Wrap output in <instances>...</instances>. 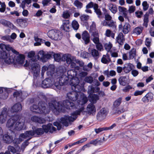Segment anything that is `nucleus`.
I'll return each mask as SVG.
<instances>
[{"label": "nucleus", "mask_w": 154, "mask_h": 154, "mask_svg": "<svg viewBox=\"0 0 154 154\" xmlns=\"http://www.w3.org/2000/svg\"><path fill=\"white\" fill-rule=\"evenodd\" d=\"M42 101H40L38 105L34 104L31 106L30 109L31 111L39 113L46 114L49 113L51 110L56 115H57L60 111L63 112L64 108L71 109L74 108V104L68 100L63 101L62 104L55 101H52L48 103V107Z\"/></svg>", "instance_id": "obj_1"}, {"label": "nucleus", "mask_w": 154, "mask_h": 154, "mask_svg": "<svg viewBox=\"0 0 154 154\" xmlns=\"http://www.w3.org/2000/svg\"><path fill=\"white\" fill-rule=\"evenodd\" d=\"M80 96H79L76 100L77 103V108L78 110L72 113L70 116H65L60 119V122L64 126L67 127L70 122L74 121L77 118V116L79 115L81 112L85 109V104L88 101V99L85 95L83 93H79Z\"/></svg>", "instance_id": "obj_2"}, {"label": "nucleus", "mask_w": 154, "mask_h": 154, "mask_svg": "<svg viewBox=\"0 0 154 154\" xmlns=\"http://www.w3.org/2000/svg\"><path fill=\"white\" fill-rule=\"evenodd\" d=\"M35 55V52L34 51H32L29 52L28 56L29 57L31 58L32 59L29 61V62L26 61L25 64L24 65L25 67L29 66L31 68V72L33 74L34 77L38 76L40 70V65L35 61L37 60V59H37L38 58L35 57V56H34Z\"/></svg>", "instance_id": "obj_3"}, {"label": "nucleus", "mask_w": 154, "mask_h": 154, "mask_svg": "<svg viewBox=\"0 0 154 154\" xmlns=\"http://www.w3.org/2000/svg\"><path fill=\"white\" fill-rule=\"evenodd\" d=\"M15 57L14 54L11 55L5 51L0 52V61L4 60L8 64H11L13 63L14 64Z\"/></svg>", "instance_id": "obj_4"}, {"label": "nucleus", "mask_w": 154, "mask_h": 154, "mask_svg": "<svg viewBox=\"0 0 154 154\" xmlns=\"http://www.w3.org/2000/svg\"><path fill=\"white\" fill-rule=\"evenodd\" d=\"M69 84L72 86V89L73 90L77 91H80L82 87L79 85V78L76 77H74L70 79Z\"/></svg>", "instance_id": "obj_5"}, {"label": "nucleus", "mask_w": 154, "mask_h": 154, "mask_svg": "<svg viewBox=\"0 0 154 154\" xmlns=\"http://www.w3.org/2000/svg\"><path fill=\"white\" fill-rule=\"evenodd\" d=\"M48 36L52 40H60L62 36V33L59 30H51L47 33Z\"/></svg>", "instance_id": "obj_6"}, {"label": "nucleus", "mask_w": 154, "mask_h": 154, "mask_svg": "<svg viewBox=\"0 0 154 154\" xmlns=\"http://www.w3.org/2000/svg\"><path fill=\"white\" fill-rule=\"evenodd\" d=\"M91 40L96 45V48L99 51L103 50V47L102 44L100 42L99 35L97 33L93 34L92 35Z\"/></svg>", "instance_id": "obj_7"}, {"label": "nucleus", "mask_w": 154, "mask_h": 154, "mask_svg": "<svg viewBox=\"0 0 154 154\" xmlns=\"http://www.w3.org/2000/svg\"><path fill=\"white\" fill-rule=\"evenodd\" d=\"M96 112L95 106L92 103H90L87 106L86 109H85L81 112L83 114L86 113L88 115H93Z\"/></svg>", "instance_id": "obj_8"}, {"label": "nucleus", "mask_w": 154, "mask_h": 154, "mask_svg": "<svg viewBox=\"0 0 154 154\" xmlns=\"http://www.w3.org/2000/svg\"><path fill=\"white\" fill-rule=\"evenodd\" d=\"M19 117L16 115L9 119L7 123L6 126L10 129L13 130L16 122L18 120Z\"/></svg>", "instance_id": "obj_9"}, {"label": "nucleus", "mask_w": 154, "mask_h": 154, "mask_svg": "<svg viewBox=\"0 0 154 154\" xmlns=\"http://www.w3.org/2000/svg\"><path fill=\"white\" fill-rule=\"evenodd\" d=\"M69 79L68 77L66 75H62L59 79L58 84L57 83H55L54 84V85L57 88L60 89L61 88L60 86L67 84L68 83V80Z\"/></svg>", "instance_id": "obj_10"}, {"label": "nucleus", "mask_w": 154, "mask_h": 154, "mask_svg": "<svg viewBox=\"0 0 154 154\" xmlns=\"http://www.w3.org/2000/svg\"><path fill=\"white\" fill-rule=\"evenodd\" d=\"M8 112L6 108H3L0 112V124H3L6 121L8 116Z\"/></svg>", "instance_id": "obj_11"}, {"label": "nucleus", "mask_w": 154, "mask_h": 154, "mask_svg": "<svg viewBox=\"0 0 154 154\" xmlns=\"http://www.w3.org/2000/svg\"><path fill=\"white\" fill-rule=\"evenodd\" d=\"M35 57H37L38 60L40 59L43 62H45L51 57V55L49 54H45L44 51H39L38 55Z\"/></svg>", "instance_id": "obj_12"}, {"label": "nucleus", "mask_w": 154, "mask_h": 154, "mask_svg": "<svg viewBox=\"0 0 154 154\" xmlns=\"http://www.w3.org/2000/svg\"><path fill=\"white\" fill-rule=\"evenodd\" d=\"M34 136H35V133L34 131H29L20 134V137L24 139L28 138V140H29Z\"/></svg>", "instance_id": "obj_13"}, {"label": "nucleus", "mask_w": 154, "mask_h": 154, "mask_svg": "<svg viewBox=\"0 0 154 154\" xmlns=\"http://www.w3.org/2000/svg\"><path fill=\"white\" fill-rule=\"evenodd\" d=\"M54 82L49 78L46 79L42 82L41 86L44 88H52Z\"/></svg>", "instance_id": "obj_14"}, {"label": "nucleus", "mask_w": 154, "mask_h": 154, "mask_svg": "<svg viewBox=\"0 0 154 154\" xmlns=\"http://www.w3.org/2000/svg\"><path fill=\"white\" fill-rule=\"evenodd\" d=\"M79 92L73 90V91L67 93V97L70 100L73 101H75L79 96L78 93Z\"/></svg>", "instance_id": "obj_15"}, {"label": "nucleus", "mask_w": 154, "mask_h": 154, "mask_svg": "<svg viewBox=\"0 0 154 154\" xmlns=\"http://www.w3.org/2000/svg\"><path fill=\"white\" fill-rule=\"evenodd\" d=\"M82 41L85 45L88 44L90 42V35L86 31H84L82 34Z\"/></svg>", "instance_id": "obj_16"}, {"label": "nucleus", "mask_w": 154, "mask_h": 154, "mask_svg": "<svg viewBox=\"0 0 154 154\" xmlns=\"http://www.w3.org/2000/svg\"><path fill=\"white\" fill-rule=\"evenodd\" d=\"M25 128L24 121L20 119H19L15 124L13 130L20 131L22 129H24Z\"/></svg>", "instance_id": "obj_17"}, {"label": "nucleus", "mask_w": 154, "mask_h": 154, "mask_svg": "<svg viewBox=\"0 0 154 154\" xmlns=\"http://www.w3.org/2000/svg\"><path fill=\"white\" fill-rule=\"evenodd\" d=\"M14 64L16 65L23 64L24 62L25 57L23 54H19L15 55L14 57Z\"/></svg>", "instance_id": "obj_18"}, {"label": "nucleus", "mask_w": 154, "mask_h": 154, "mask_svg": "<svg viewBox=\"0 0 154 154\" xmlns=\"http://www.w3.org/2000/svg\"><path fill=\"white\" fill-rule=\"evenodd\" d=\"M75 59V57H72L71 55L69 54H65L62 57V60L64 61H66L67 63L69 64L72 61V60H74Z\"/></svg>", "instance_id": "obj_19"}, {"label": "nucleus", "mask_w": 154, "mask_h": 154, "mask_svg": "<svg viewBox=\"0 0 154 154\" xmlns=\"http://www.w3.org/2000/svg\"><path fill=\"white\" fill-rule=\"evenodd\" d=\"M42 128L44 131V132L46 133L50 131L52 132L53 131H55L56 128L53 126L52 125L51 123H49L47 125H43L42 126Z\"/></svg>", "instance_id": "obj_20"}, {"label": "nucleus", "mask_w": 154, "mask_h": 154, "mask_svg": "<svg viewBox=\"0 0 154 154\" xmlns=\"http://www.w3.org/2000/svg\"><path fill=\"white\" fill-rule=\"evenodd\" d=\"M88 99L91 103L94 104L96 103L97 101L99 99V96L96 94L89 95Z\"/></svg>", "instance_id": "obj_21"}, {"label": "nucleus", "mask_w": 154, "mask_h": 154, "mask_svg": "<svg viewBox=\"0 0 154 154\" xmlns=\"http://www.w3.org/2000/svg\"><path fill=\"white\" fill-rule=\"evenodd\" d=\"M120 85L125 86L128 84L129 81L128 79L125 76H121L118 79Z\"/></svg>", "instance_id": "obj_22"}, {"label": "nucleus", "mask_w": 154, "mask_h": 154, "mask_svg": "<svg viewBox=\"0 0 154 154\" xmlns=\"http://www.w3.org/2000/svg\"><path fill=\"white\" fill-rule=\"evenodd\" d=\"M31 120L34 122L40 124L44 123L45 122V120L44 119L35 116H32L31 118Z\"/></svg>", "instance_id": "obj_23"}, {"label": "nucleus", "mask_w": 154, "mask_h": 154, "mask_svg": "<svg viewBox=\"0 0 154 154\" xmlns=\"http://www.w3.org/2000/svg\"><path fill=\"white\" fill-rule=\"evenodd\" d=\"M116 40L118 43L121 45L124 43L125 41L124 36L122 32L119 33L116 38Z\"/></svg>", "instance_id": "obj_24"}, {"label": "nucleus", "mask_w": 154, "mask_h": 154, "mask_svg": "<svg viewBox=\"0 0 154 154\" xmlns=\"http://www.w3.org/2000/svg\"><path fill=\"white\" fill-rule=\"evenodd\" d=\"M22 109L21 104L18 103L14 104L11 107V111L12 112H16L21 111Z\"/></svg>", "instance_id": "obj_25"}, {"label": "nucleus", "mask_w": 154, "mask_h": 154, "mask_svg": "<svg viewBox=\"0 0 154 154\" xmlns=\"http://www.w3.org/2000/svg\"><path fill=\"white\" fill-rule=\"evenodd\" d=\"M63 29L66 32H69V22L68 20H65L63 21V24L61 26Z\"/></svg>", "instance_id": "obj_26"}, {"label": "nucleus", "mask_w": 154, "mask_h": 154, "mask_svg": "<svg viewBox=\"0 0 154 154\" xmlns=\"http://www.w3.org/2000/svg\"><path fill=\"white\" fill-rule=\"evenodd\" d=\"M90 30V32L91 33V38H92V35L93 34L97 33L99 35L98 31L96 28V24L94 22H92L91 25Z\"/></svg>", "instance_id": "obj_27"}, {"label": "nucleus", "mask_w": 154, "mask_h": 154, "mask_svg": "<svg viewBox=\"0 0 154 154\" xmlns=\"http://www.w3.org/2000/svg\"><path fill=\"white\" fill-rule=\"evenodd\" d=\"M106 115V111L104 108H102L98 113L97 117L98 119H102L104 118Z\"/></svg>", "instance_id": "obj_28"}, {"label": "nucleus", "mask_w": 154, "mask_h": 154, "mask_svg": "<svg viewBox=\"0 0 154 154\" xmlns=\"http://www.w3.org/2000/svg\"><path fill=\"white\" fill-rule=\"evenodd\" d=\"M4 143H10L13 141V137L8 134H5L2 137Z\"/></svg>", "instance_id": "obj_29"}, {"label": "nucleus", "mask_w": 154, "mask_h": 154, "mask_svg": "<svg viewBox=\"0 0 154 154\" xmlns=\"http://www.w3.org/2000/svg\"><path fill=\"white\" fill-rule=\"evenodd\" d=\"M134 66L132 64L130 63L126 64L124 67V72L126 73H128L132 70Z\"/></svg>", "instance_id": "obj_30"}, {"label": "nucleus", "mask_w": 154, "mask_h": 154, "mask_svg": "<svg viewBox=\"0 0 154 154\" xmlns=\"http://www.w3.org/2000/svg\"><path fill=\"white\" fill-rule=\"evenodd\" d=\"M109 9L114 14H115L117 11V8L116 5L112 3H109L107 5Z\"/></svg>", "instance_id": "obj_31"}, {"label": "nucleus", "mask_w": 154, "mask_h": 154, "mask_svg": "<svg viewBox=\"0 0 154 154\" xmlns=\"http://www.w3.org/2000/svg\"><path fill=\"white\" fill-rule=\"evenodd\" d=\"M77 72L75 71L74 70L71 69L69 70L67 72V74L68 75L67 77H68V78L69 79H70L75 77L77 75Z\"/></svg>", "instance_id": "obj_32"}, {"label": "nucleus", "mask_w": 154, "mask_h": 154, "mask_svg": "<svg viewBox=\"0 0 154 154\" xmlns=\"http://www.w3.org/2000/svg\"><path fill=\"white\" fill-rule=\"evenodd\" d=\"M131 26L128 23H126L123 26L122 31L125 34H127L130 31Z\"/></svg>", "instance_id": "obj_33"}, {"label": "nucleus", "mask_w": 154, "mask_h": 154, "mask_svg": "<svg viewBox=\"0 0 154 154\" xmlns=\"http://www.w3.org/2000/svg\"><path fill=\"white\" fill-rule=\"evenodd\" d=\"M143 29L142 27H137L135 28L132 31V33L137 35H140Z\"/></svg>", "instance_id": "obj_34"}, {"label": "nucleus", "mask_w": 154, "mask_h": 154, "mask_svg": "<svg viewBox=\"0 0 154 154\" xmlns=\"http://www.w3.org/2000/svg\"><path fill=\"white\" fill-rule=\"evenodd\" d=\"M91 54L95 60L97 59L100 57V53L95 49L91 50Z\"/></svg>", "instance_id": "obj_35"}, {"label": "nucleus", "mask_w": 154, "mask_h": 154, "mask_svg": "<svg viewBox=\"0 0 154 154\" xmlns=\"http://www.w3.org/2000/svg\"><path fill=\"white\" fill-rule=\"evenodd\" d=\"M34 40L36 42L34 43L35 46H38L41 45L42 43H44L45 40L42 38H40L36 37H34Z\"/></svg>", "instance_id": "obj_36"}, {"label": "nucleus", "mask_w": 154, "mask_h": 154, "mask_svg": "<svg viewBox=\"0 0 154 154\" xmlns=\"http://www.w3.org/2000/svg\"><path fill=\"white\" fill-rule=\"evenodd\" d=\"M110 61L109 56L107 54L103 55L101 59V62L104 64H108Z\"/></svg>", "instance_id": "obj_37"}, {"label": "nucleus", "mask_w": 154, "mask_h": 154, "mask_svg": "<svg viewBox=\"0 0 154 154\" xmlns=\"http://www.w3.org/2000/svg\"><path fill=\"white\" fill-rule=\"evenodd\" d=\"M152 94L150 93H147L142 99V101L144 103L148 102L150 99H152Z\"/></svg>", "instance_id": "obj_38"}, {"label": "nucleus", "mask_w": 154, "mask_h": 154, "mask_svg": "<svg viewBox=\"0 0 154 154\" xmlns=\"http://www.w3.org/2000/svg\"><path fill=\"white\" fill-rule=\"evenodd\" d=\"M98 7V6L97 4H94V11L98 15V17L99 18H100L102 15V13L100 9H99Z\"/></svg>", "instance_id": "obj_39"}, {"label": "nucleus", "mask_w": 154, "mask_h": 154, "mask_svg": "<svg viewBox=\"0 0 154 154\" xmlns=\"http://www.w3.org/2000/svg\"><path fill=\"white\" fill-rule=\"evenodd\" d=\"M129 59H132L135 58L136 55V49L133 48L129 52Z\"/></svg>", "instance_id": "obj_40"}, {"label": "nucleus", "mask_w": 154, "mask_h": 154, "mask_svg": "<svg viewBox=\"0 0 154 154\" xmlns=\"http://www.w3.org/2000/svg\"><path fill=\"white\" fill-rule=\"evenodd\" d=\"M0 23L3 25L6 26H11L12 25L9 21L5 19H1L0 20Z\"/></svg>", "instance_id": "obj_41"}, {"label": "nucleus", "mask_w": 154, "mask_h": 154, "mask_svg": "<svg viewBox=\"0 0 154 154\" xmlns=\"http://www.w3.org/2000/svg\"><path fill=\"white\" fill-rule=\"evenodd\" d=\"M118 9L119 11L122 13L123 15L125 17H126L127 16L128 11L125 8L121 6H119Z\"/></svg>", "instance_id": "obj_42"}, {"label": "nucleus", "mask_w": 154, "mask_h": 154, "mask_svg": "<svg viewBox=\"0 0 154 154\" xmlns=\"http://www.w3.org/2000/svg\"><path fill=\"white\" fill-rule=\"evenodd\" d=\"M32 2V0H23L22 1L20 7L23 9H24L25 7V4H27L29 5Z\"/></svg>", "instance_id": "obj_43"}, {"label": "nucleus", "mask_w": 154, "mask_h": 154, "mask_svg": "<svg viewBox=\"0 0 154 154\" xmlns=\"http://www.w3.org/2000/svg\"><path fill=\"white\" fill-rule=\"evenodd\" d=\"M73 5L78 9H81L83 6L82 3L78 0H76L74 1Z\"/></svg>", "instance_id": "obj_44"}, {"label": "nucleus", "mask_w": 154, "mask_h": 154, "mask_svg": "<svg viewBox=\"0 0 154 154\" xmlns=\"http://www.w3.org/2000/svg\"><path fill=\"white\" fill-rule=\"evenodd\" d=\"M54 67L53 65H49L48 67L47 73L50 72V75L51 76L54 74Z\"/></svg>", "instance_id": "obj_45"}, {"label": "nucleus", "mask_w": 154, "mask_h": 154, "mask_svg": "<svg viewBox=\"0 0 154 154\" xmlns=\"http://www.w3.org/2000/svg\"><path fill=\"white\" fill-rule=\"evenodd\" d=\"M72 26L73 29L75 30H77L79 27V25L78 22L76 20H74L72 22Z\"/></svg>", "instance_id": "obj_46"}, {"label": "nucleus", "mask_w": 154, "mask_h": 154, "mask_svg": "<svg viewBox=\"0 0 154 154\" xmlns=\"http://www.w3.org/2000/svg\"><path fill=\"white\" fill-rule=\"evenodd\" d=\"M1 39L2 40L8 41L11 43H12L14 42V41L11 39L10 36L9 35H6L3 36L1 37Z\"/></svg>", "instance_id": "obj_47"}, {"label": "nucleus", "mask_w": 154, "mask_h": 154, "mask_svg": "<svg viewBox=\"0 0 154 154\" xmlns=\"http://www.w3.org/2000/svg\"><path fill=\"white\" fill-rule=\"evenodd\" d=\"M107 26L109 27H112L114 30L116 29V22L111 20L108 21Z\"/></svg>", "instance_id": "obj_48"}, {"label": "nucleus", "mask_w": 154, "mask_h": 154, "mask_svg": "<svg viewBox=\"0 0 154 154\" xmlns=\"http://www.w3.org/2000/svg\"><path fill=\"white\" fill-rule=\"evenodd\" d=\"M34 131L35 133V136L36 135L42 134L44 133V131L42 128H38Z\"/></svg>", "instance_id": "obj_49"}, {"label": "nucleus", "mask_w": 154, "mask_h": 154, "mask_svg": "<svg viewBox=\"0 0 154 154\" xmlns=\"http://www.w3.org/2000/svg\"><path fill=\"white\" fill-rule=\"evenodd\" d=\"M105 49L107 52H109L110 51L112 48V45L110 42H109L108 43H107L105 44Z\"/></svg>", "instance_id": "obj_50"}, {"label": "nucleus", "mask_w": 154, "mask_h": 154, "mask_svg": "<svg viewBox=\"0 0 154 154\" xmlns=\"http://www.w3.org/2000/svg\"><path fill=\"white\" fill-rule=\"evenodd\" d=\"M53 56L54 59L56 61L59 62L60 61L61 57L60 54H54Z\"/></svg>", "instance_id": "obj_51"}, {"label": "nucleus", "mask_w": 154, "mask_h": 154, "mask_svg": "<svg viewBox=\"0 0 154 154\" xmlns=\"http://www.w3.org/2000/svg\"><path fill=\"white\" fill-rule=\"evenodd\" d=\"M121 101L122 98H118L114 102L113 105L116 107L119 106L121 103Z\"/></svg>", "instance_id": "obj_52"}, {"label": "nucleus", "mask_w": 154, "mask_h": 154, "mask_svg": "<svg viewBox=\"0 0 154 154\" xmlns=\"http://www.w3.org/2000/svg\"><path fill=\"white\" fill-rule=\"evenodd\" d=\"M84 81L86 82L91 83L93 81V78L91 76L86 77L85 78Z\"/></svg>", "instance_id": "obj_53"}, {"label": "nucleus", "mask_w": 154, "mask_h": 154, "mask_svg": "<svg viewBox=\"0 0 154 154\" xmlns=\"http://www.w3.org/2000/svg\"><path fill=\"white\" fill-rule=\"evenodd\" d=\"M94 92V88L92 85L89 86L88 88V93L89 95L92 94Z\"/></svg>", "instance_id": "obj_54"}, {"label": "nucleus", "mask_w": 154, "mask_h": 154, "mask_svg": "<svg viewBox=\"0 0 154 154\" xmlns=\"http://www.w3.org/2000/svg\"><path fill=\"white\" fill-rule=\"evenodd\" d=\"M94 131L97 134H98L103 131H106L105 127L94 129Z\"/></svg>", "instance_id": "obj_55"}, {"label": "nucleus", "mask_w": 154, "mask_h": 154, "mask_svg": "<svg viewBox=\"0 0 154 154\" xmlns=\"http://www.w3.org/2000/svg\"><path fill=\"white\" fill-rule=\"evenodd\" d=\"M80 18L82 21L84 22L87 21L89 19V17L87 15L83 14L81 15Z\"/></svg>", "instance_id": "obj_56"}, {"label": "nucleus", "mask_w": 154, "mask_h": 154, "mask_svg": "<svg viewBox=\"0 0 154 154\" xmlns=\"http://www.w3.org/2000/svg\"><path fill=\"white\" fill-rule=\"evenodd\" d=\"M142 5L143 6V10L144 11H146L149 8V5L147 4V2H143L142 3Z\"/></svg>", "instance_id": "obj_57"}, {"label": "nucleus", "mask_w": 154, "mask_h": 154, "mask_svg": "<svg viewBox=\"0 0 154 154\" xmlns=\"http://www.w3.org/2000/svg\"><path fill=\"white\" fill-rule=\"evenodd\" d=\"M151 39L149 38H147L146 39L145 42V45L148 48H150L151 45Z\"/></svg>", "instance_id": "obj_58"}, {"label": "nucleus", "mask_w": 154, "mask_h": 154, "mask_svg": "<svg viewBox=\"0 0 154 154\" xmlns=\"http://www.w3.org/2000/svg\"><path fill=\"white\" fill-rule=\"evenodd\" d=\"M22 94V92L20 91H17L14 92V96L16 98H18V97H20L21 96Z\"/></svg>", "instance_id": "obj_59"}, {"label": "nucleus", "mask_w": 154, "mask_h": 154, "mask_svg": "<svg viewBox=\"0 0 154 154\" xmlns=\"http://www.w3.org/2000/svg\"><path fill=\"white\" fill-rule=\"evenodd\" d=\"M136 9L135 6H129L128 9V12L130 13H131L134 12Z\"/></svg>", "instance_id": "obj_60"}, {"label": "nucleus", "mask_w": 154, "mask_h": 154, "mask_svg": "<svg viewBox=\"0 0 154 154\" xmlns=\"http://www.w3.org/2000/svg\"><path fill=\"white\" fill-rule=\"evenodd\" d=\"M17 22L18 24L21 27H23V24L26 23V20L22 19H19L17 20Z\"/></svg>", "instance_id": "obj_61"}, {"label": "nucleus", "mask_w": 154, "mask_h": 154, "mask_svg": "<svg viewBox=\"0 0 154 154\" xmlns=\"http://www.w3.org/2000/svg\"><path fill=\"white\" fill-rule=\"evenodd\" d=\"M0 8V12L1 13L4 12L5 11L6 6L5 2H3Z\"/></svg>", "instance_id": "obj_62"}, {"label": "nucleus", "mask_w": 154, "mask_h": 154, "mask_svg": "<svg viewBox=\"0 0 154 154\" xmlns=\"http://www.w3.org/2000/svg\"><path fill=\"white\" fill-rule=\"evenodd\" d=\"M8 149L9 151H10L13 153H15L16 152V149L15 148L11 146H9L8 147Z\"/></svg>", "instance_id": "obj_63"}, {"label": "nucleus", "mask_w": 154, "mask_h": 154, "mask_svg": "<svg viewBox=\"0 0 154 154\" xmlns=\"http://www.w3.org/2000/svg\"><path fill=\"white\" fill-rule=\"evenodd\" d=\"M70 14L68 11H64L62 15L63 17L65 18H68L70 17Z\"/></svg>", "instance_id": "obj_64"}]
</instances>
